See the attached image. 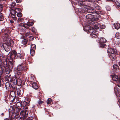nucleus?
<instances>
[{"label":"nucleus","mask_w":120,"mask_h":120,"mask_svg":"<svg viewBox=\"0 0 120 120\" xmlns=\"http://www.w3.org/2000/svg\"><path fill=\"white\" fill-rule=\"evenodd\" d=\"M23 55L19 53H17L15 50H13L11 52H10L7 56V58L9 61V62L12 63L14 64L13 61V59L20 58L21 59L23 58Z\"/></svg>","instance_id":"f257e3e1"},{"label":"nucleus","mask_w":120,"mask_h":120,"mask_svg":"<svg viewBox=\"0 0 120 120\" xmlns=\"http://www.w3.org/2000/svg\"><path fill=\"white\" fill-rule=\"evenodd\" d=\"M9 113L10 114L14 113L15 114L20 113V115H23L25 117H26L27 114L26 112L23 111V110L20 108H18L17 107L12 106H10V109L9 110Z\"/></svg>","instance_id":"f03ea898"},{"label":"nucleus","mask_w":120,"mask_h":120,"mask_svg":"<svg viewBox=\"0 0 120 120\" xmlns=\"http://www.w3.org/2000/svg\"><path fill=\"white\" fill-rule=\"evenodd\" d=\"M79 5L81 7H83L86 8L87 9L86 10L87 11L88 13H93L95 12V11L91 8V7L84 5L82 2H81L80 3H79Z\"/></svg>","instance_id":"7ed1b4c3"},{"label":"nucleus","mask_w":120,"mask_h":120,"mask_svg":"<svg viewBox=\"0 0 120 120\" xmlns=\"http://www.w3.org/2000/svg\"><path fill=\"white\" fill-rule=\"evenodd\" d=\"M8 68H6L5 69V71L6 73L7 74H9L13 68V66L14 65V64H13L11 63L8 62Z\"/></svg>","instance_id":"20e7f679"},{"label":"nucleus","mask_w":120,"mask_h":120,"mask_svg":"<svg viewBox=\"0 0 120 120\" xmlns=\"http://www.w3.org/2000/svg\"><path fill=\"white\" fill-rule=\"evenodd\" d=\"M0 65L2 67L6 68L7 67H8V64L7 63V61L6 58L3 60H0Z\"/></svg>","instance_id":"39448f33"},{"label":"nucleus","mask_w":120,"mask_h":120,"mask_svg":"<svg viewBox=\"0 0 120 120\" xmlns=\"http://www.w3.org/2000/svg\"><path fill=\"white\" fill-rule=\"evenodd\" d=\"M112 80L114 81H117L118 82H120V77H118L117 75H114L112 76Z\"/></svg>","instance_id":"423d86ee"},{"label":"nucleus","mask_w":120,"mask_h":120,"mask_svg":"<svg viewBox=\"0 0 120 120\" xmlns=\"http://www.w3.org/2000/svg\"><path fill=\"white\" fill-rule=\"evenodd\" d=\"M115 92L116 96L118 97L120 96V87H117L115 89Z\"/></svg>","instance_id":"0eeeda50"},{"label":"nucleus","mask_w":120,"mask_h":120,"mask_svg":"<svg viewBox=\"0 0 120 120\" xmlns=\"http://www.w3.org/2000/svg\"><path fill=\"white\" fill-rule=\"evenodd\" d=\"M108 52L112 54H113L116 53V51L115 50L112 48H109L107 50Z\"/></svg>","instance_id":"6e6552de"},{"label":"nucleus","mask_w":120,"mask_h":120,"mask_svg":"<svg viewBox=\"0 0 120 120\" xmlns=\"http://www.w3.org/2000/svg\"><path fill=\"white\" fill-rule=\"evenodd\" d=\"M33 24V23L32 22H27L26 24L23 25V26L26 28H28L29 26L32 25Z\"/></svg>","instance_id":"1a4fd4ad"},{"label":"nucleus","mask_w":120,"mask_h":120,"mask_svg":"<svg viewBox=\"0 0 120 120\" xmlns=\"http://www.w3.org/2000/svg\"><path fill=\"white\" fill-rule=\"evenodd\" d=\"M24 67L22 65H19L17 67V69L19 71H22L24 70Z\"/></svg>","instance_id":"9d476101"},{"label":"nucleus","mask_w":120,"mask_h":120,"mask_svg":"<svg viewBox=\"0 0 120 120\" xmlns=\"http://www.w3.org/2000/svg\"><path fill=\"white\" fill-rule=\"evenodd\" d=\"M30 86H31L33 88L35 89H37L38 88V86L36 83L35 82H32Z\"/></svg>","instance_id":"9b49d317"},{"label":"nucleus","mask_w":120,"mask_h":120,"mask_svg":"<svg viewBox=\"0 0 120 120\" xmlns=\"http://www.w3.org/2000/svg\"><path fill=\"white\" fill-rule=\"evenodd\" d=\"M115 28L116 29H118L120 27V24L118 23H115L114 24Z\"/></svg>","instance_id":"f8f14e48"},{"label":"nucleus","mask_w":120,"mask_h":120,"mask_svg":"<svg viewBox=\"0 0 120 120\" xmlns=\"http://www.w3.org/2000/svg\"><path fill=\"white\" fill-rule=\"evenodd\" d=\"M10 94L11 97L14 98V99L15 96V91H11L10 93Z\"/></svg>","instance_id":"ddd939ff"},{"label":"nucleus","mask_w":120,"mask_h":120,"mask_svg":"<svg viewBox=\"0 0 120 120\" xmlns=\"http://www.w3.org/2000/svg\"><path fill=\"white\" fill-rule=\"evenodd\" d=\"M106 41V40L104 38H100V42L102 43H105Z\"/></svg>","instance_id":"4468645a"},{"label":"nucleus","mask_w":120,"mask_h":120,"mask_svg":"<svg viewBox=\"0 0 120 120\" xmlns=\"http://www.w3.org/2000/svg\"><path fill=\"white\" fill-rule=\"evenodd\" d=\"M93 16L91 14H88L86 16V18L88 19H90L93 18Z\"/></svg>","instance_id":"2eb2a0df"},{"label":"nucleus","mask_w":120,"mask_h":120,"mask_svg":"<svg viewBox=\"0 0 120 120\" xmlns=\"http://www.w3.org/2000/svg\"><path fill=\"white\" fill-rule=\"evenodd\" d=\"M94 26H96V28H99V26H100V24L98 23L97 22H94Z\"/></svg>","instance_id":"dca6fc26"},{"label":"nucleus","mask_w":120,"mask_h":120,"mask_svg":"<svg viewBox=\"0 0 120 120\" xmlns=\"http://www.w3.org/2000/svg\"><path fill=\"white\" fill-rule=\"evenodd\" d=\"M10 86V84L9 82H7L5 83V86L7 89H8L9 88Z\"/></svg>","instance_id":"f3484780"},{"label":"nucleus","mask_w":120,"mask_h":120,"mask_svg":"<svg viewBox=\"0 0 120 120\" xmlns=\"http://www.w3.org/2000/svg\"><path fill=\"white\" fill-rule=\"evenodd\" d=\"M6 78L8 81H12V78L11 75H7L6 76Z\"/></svg>","instance_id":"a211bd4d"},{"label":"nucleus","mask_w":120,"mask_h":120,"mask_svg":"<svg viewBox=\"0 0 120 120\" xmlns=\"http://www.w3.org/2000/svg\"><path fill=\"white\" fill-rule=\"evenodd\" d=\"M9 47V46L6 45V46H5V47H4L5 50L7 52L9 51L10 50Z\"/></svg>","instance_id":"6ab92c4d"},{"label":"nucleus","mask_w":120,"mask_h":120,"mask_svg":"<svg viewBox=\"0 0 120 120\" xmlns=\"http://www.w3.org/2000/svg\"><path fill=\"white\" fill-rule=\"evenodd\" d=\"M11 82L13 83L14 84V85L16 84L17 83V79L15 78V79H13L12 80V81Z\"/></svg>","instance_id":"aec40b11"},{"label":"nucleus","mask_w":120,"mask_h":120,"mask_svg":"<svg viewBox=\"0 0 120 120\" xmlns=\"http://www.w3.org/2000/svg\"><path fill=\"white\" fill-rule=\"evenodd\" d=\"M4 69L0 65V76L2 74Z\"/></svg>","instance_id":"412c9836"},{"label":"nucleus","mask_w":120,"mask_h":120,"mask_svg":"<svg viewBox=\"0 0 120 120\" xmlns=\"http://www.w3.org/2000/svg\"><path fill=\"white\" fill-rule=\"evenodd\" d=\"M11 14H16V12L15 10L12 9L10 11Z\"/></svg>","instance_id":"4be33fe9"},{"label":"nucleus","mask_w":120,"mask_h":120,"mask_svg":"<svg viewBox=\"0 0 120 120\" xmlns=\"http://www.w3.org/2000/svg\"><path fill=\"white\" fill-rule=\"evenodd\" d=\"M8 44L9 45H10L11 46H12L14 44V42L13 41V40H9L8 42Z\"/></svg>","instance_id":"5701e85b"},{"label":"nucleus","mask_w":120,"mask_h":120,"mask_svg":"<svg viewBox=\"0 0 120 120\" xmlns=\"http://www.w3.org/2000/svg\"><path fill=\"white\" fill-rule=\"evenodd\" d=\"M16 105L18 107H20L22 106V104L21 101L18 102L16 103Z\"/></svg>","instance_id":"b1692460"},{"label":"nucleus","mask_w":120,"mask_h":120,"mask_svg":"<svg viewBox=\"0 0 120 120\" xmlns=\"http://www.w3.org/2000/svg\"><path fill=\"white\" fill-rule=\"evenodd\" d=\"M116 38L118 39L120 38V33L119 32L116 33L115 35Z\"/></svg>","instance_id":"393cba45"},{"label":"nucleus","mask_w":120,"mask_h":120,"mask_svg":"<svg viewBox=\"0 0 120 120\" xmlns=\"http://www.w3.org/2000/svg\"><path fill=\"white\" fill-rule=\"evenodd\" d=\"M25 102L26 103V105H28L30 101V98H26L25 99Z\"/></svg>","instance_id":"a878e982"},{"label":"nucleus","mask_w":120,"mask_h":120,"mask_svg":"<svg viewBox=\"0 0 120 120\" xmlns=\"http://www.w3.org/2000/svg\"><path fill=\"white\" fill-rule=\"evenodd\" d=\"M30 53L31 55L33 56L34 54V50L33 49H31L30 50Z\"/></svg>","instance_id":"bb28decb"},{"label":"nucleus","mask_w":120,"mask_h":120,"mask_svg":"<svg viewBox=\"0 0 120 120\" xmlns=\"http://www.w3.org/2000/svg\"><path fill=\"white\" fill-rule=\"evenodd\" d=\"M15 14H11L10 15L12 19L15 20H16L17 19V18L15 17Z\"/></svg>","instance_id":"cd10ccee"},{"label":"nucleus","mask_w":120,"mask_h":120,"mask_svg":"<svg viewBox=\"0 0 120 120\" xmlns=\"http://www.w3.org/2000/svg\"><path fill=\"white\" fill-rule=\"evenodd\" d=\"M15 5V2H12L11 4L10 5V8H13L14 6Z\"/></svg>","instance_id":"c85d7f7f"},{"label":"nucleus","mask_w":120,"mask_h":120,"mask_svg":"<svg viewBox=\"0 0 120 120\" xmlns=\"http://www.w3.org/2000/svg\"><path fill=\"white\" fill-rule=\"evenodd\" d=\"M113 68L114 69H118L119 68V66L116 64H114L113 65Z\"/></svg>","instance_id":"c756f323"},{"label":"nucleus","mask_w":120,"mask_h":120,"mask_svg":"<svg viewBox=\"0 0 120 120\" xmlns=\"http://www.w3.org/2000/svg\"><path fill=\"white\" fill-rule=\"evenodd\" d=\"M27 40L26 39L23 40L22 41V43L23 44L25 45L27 44Z\"/></svg>","instance_id":"7c9ffc66"},{"label":"nucleus","mask_w":120,"mask_h":120,"mask_svg":"<svg viewBox=\"0 0 120 120\" xmlns=\"http://www.w3.org/2000/svg\"><path fill=\"white\" fill-rule=\"evenodd\" d=\"M100 26H99V28H101L102 29H104L105 27V25H104L102 24H100Z\"/></svg>","instance_id":"2f4dec72"},{"label":"nucleus","mask_w":120,"mask_h":120,"mask_svg":"<svg viewBox=\"0 0 120 120\" xmlns=\"http://www.w3.org/2000/svg\"><path fill=\"white\" fill-rule=\"evenodd\" d=\"M52 101L51 99V98H49L47 101V103L48 104H49L51 103Z\"/></svg>","instance_id":"473e14b6"},{"label":"nucleus","mask_w":120,"mask_h":120,"mask_svg":"<svg viewBox=\"0 0 120 120\" xmlns=\"http://www.w3.org/2000/svg\"><path fill=\"white\" fill-rule=\"evenodd\" d=\"M15 11H16V13H19V12H21V9L19 8H17L15 9Z\"/></svg>","instance_id":"72a5a7b5"},{"label":"nucleus","mask_w":120,"mask_h":120,"mask_svg":"<svg viewBox=\"0 0 120 120\" xmlns=\"http://www.w3.org/2000/svg\"><path fill=\"white\" fill-rule=\"evenodd\" d=\"M109 57L112 60H115V56H113V54L112 55H110Z\"/></svg>","instance_id":"f704fd0d"},{"label":"nucleus","mask_w":120,"mask_h":120,"mask_svg":"<svg viewBox=\"0 0 120 120\" xmlns=\"http://www.w3.org/2000/svg\"><path fill=\"white\" fill-rule=\"evenodd\" d=\"M4 19V18L2 16V14L0 12V21L3 20Z\"/></svg>","instance_id":"c9c22d12"},{"label":"nucleus","mask_w":120,"mask_h":120,"mask_svg":"<svg viewBox=\"0 0 120 120\" xmlns=\"http://www.w3.org/2000/svg\"><path fill=\"white\" fill-rule=\"evenodd\" d=\"M17 15L18 17H22V14L21 12H19H19L17 13Z\"/></svg>","instance_id":"e433bc0d"},{"label":"nucleus","mask_w":120,"mask_h":120,"mask_svg":"<svg viewBox=\"0 0 120 120\" xmlns=\"http://www.w3.org/2000/svg\"><path fill=\"white\" fill-rule=\"evenodd\" d=\"M94 8L98 9H100V7L97 4H94Z\"/></svg>","instance_id":"4c0bfd02"},{"label":"nucleus","mask_w":120,"mask_h":120,"mask_svg":"<svg viewBox=\"0 0 120 120\" xmlns=\"http://www.w3.org/2000/svg\"><path fill=\"white\" fill-rule=\"evenodd\" d=\"M31 49L34 50L36 49V45L34 44H32L31 45Z\"/></svg>","instance_id":"58836bf2"},{"label":"nucleus","mask_w":120,"mask_h":120,"mask_svg":"<svg viewBox=\"0 0 120 120\" xmlns=\"http://www.w3.org/2000/svg\"><path fill=\"white\" fill-rule=\"evenodd\" d=\"M90 35L92 38L94 37L96 38L97 37V35L95 34H90Z\"/></svg>","instance_id":"ea45409f"},{"label":"nucleus","mask_w":120,"mask_h":120,"mask_svg":"<svg viewBox=\"0 0 120 120\" xmlns=\"http://www.w3.org/2000/svg\"><path fill=\"white\" fill-rule=\"evenodd\" d=\"M29 41H31L33 40L34 39V37H33L31 36H30L29 37Z\"/></svg>","instance_id":"a19ab883"},{"label":"nucleus","mask_w":120,"mask_h":120,"mask_svg":"<svg viewBox=\"0 0 120 120\" xmlns=\"http://www.w3.org/2000/svg\"><path fill=\"white\" fill-rule=\"evenodd\" d=\"M33 119V117L32 116H30L28 117L26 120H32Z\"/></svg>","instance_id":"79ce46f5"},{"label":"nucleus","mask_w":120,"mask_h":120,"mask_svg":"<svg viewBox=\"0 0 120 120\" xmlns=\"http://www.w3.org/2000/svg\"><path fill=\"white\" fill-rule=\"evenodd\" d=\"M89 2H95L97 1V0H88Z\"/></svg>","instance_id":"37998d69"},{"label":"nucleus","mask_w":120,"mask_h":120,"mask_svg":"<svg viewBox=\"0 0 120 120\" xmlns=\"http://www.w3.org/2000/svg\"><path fill=\"white\" fill-rule=\"evenodd\" d=\"M23 19L22 18H19L18 19L17 21L18 22H19L20 21L22 22L23 21Z\"/></svg>","instance_id":"c03bdc74"},{"label":"nucleus","mask_w":120,"mask_h":120,"mask_svg":"<svg viewBox=\"0 0 120 120\" xmlns=\"http://www.w3.org/2000/svg\"><path fill=\"white\" fill-rule=\"evenodd\" d=\"M86 0H79L78 1V5H79V3H80L81 2H83L85 1H86Z\"/></svg>","instance_id":"a18cd8bd"},{"label":"nucleus","mask_w":120,"mask_h":120,"mask_svg":"<svg viewBox=\"0 0 120 120\" xmlns=\"http://www.w3.org/2000/svg\"><path fill=\"white\" fill-rule=\"evenodd\" d=\"M43 103V102L40 100L38 102V103L39 105L42 104Z\"/></svg>","instance_id":"49530a36"},{"label":"nucleus","mask_w":120,"mask_h":120,"mask_svg":"<svg viewBox=\"0 0 120 120\" xmlns=\"http://www.w3.org/2000/svg\"><path fill=\"white\" fill-rule=\"evenodd\" d=\"M105 44L104 43H101L100 45V46L102 47H103L105 46Z\"/></svg>","instance_id":"de8ad7c7"},{"label":"nucleus","mask_w":120,"mask_h":120,"mask_svg":"<svg viewBox=\"0 0 120 120\" xmlns=\"http://www.w3.org/2000/svg\"><path fill=\"white\" fill-rule=\"evenodd\" d=\"M90 20L92 21H93L96 20V19H95V18H94V17L93 16V18H92V19H90Z\"/></svg>","instance_id":"09e8293b"},{"label":"nucleus","mask_w":120,"mask_h":120,"mask_svg":"<svg viewBox=\"0 0 120 120\" xmlns=\"http://www.w3.org/2000/svg\"><path fill=\"white\" fill-rule=\"evenodd\" d=\"M93 29V28L92 27H91L90 30H89V32H93V31H92V29Z\"/></svg>","instance_id":"8fccbe9b"},{"label":"nucleus","mask_w":120,"mask_h":120,"mask_svg":"<svg viewBox=\"0 0 120 120\" xmlns=\"http://www.w3.org/2000/svg\"><path fill=\"white\" fill-rule=\"evenodd\" d=\"M3 82V80L0 79V86H1V85H2V84Z\"/></svg>","instance_id":"3c124183"},{"label":"nucleus","mask_w":120,"mask_h":120,"mask_svg":"<svg viewBox=\"0 0 120 120\" xmlns=\"http://www.w3.org/2000/svg\"><path fill=\"white\" fill-rule=\"evenodd\" d=\"M30 32H27L25 34V36H26V37H27L28 36V35H29V34H30Z\"/></svg>","instance_id":"603ef678"},{"label":"nucleus","mask_w":120,"mask_h":120,"mask_svg":"<svg viewBox=\"0 0 120 120\" xmlns=\"http://www.w3.org/2000/svg\"><path fill=\"white\" fill-rule=\"evenodd\" d=\"M107 10L108 11H109L111 10V8L109 6L108 7L106 8Z\"/></svg>","instance_id":"864d4df0"},{"label":"nucleus","mask_w":120,"mask_h":120,"mask_svg":"<svg viewBox=\"0 0 120 120\" xmlns=\"http://www.w3.org/2000/svg\"><path fill=\"white\" fill-rule=\"evenodd\" d=\"M116 4L118 7H119L120 6V4L119 2H117L116 3Z\"/></svg>","instance_id":"5fc2aeb1"},{"label":"nucleus","mask_w":120,"mask_h":120,"mask_svg":"<svg viewBox=\"0 0 120 120\" xmlns=\"http://www.w3.org/2000/svg\"><path fill=\"white\" fill-rule=\"evenodd\" d=\"M16 1L17 3H19L21 1L20 0H16Z\"/></svg>","instance_id":"6e6d98bb"},{"label":"nucleus","mask_w":120,"mask_h":120,"mask_svg":"<svg viewBox=\"0 0 120 120\" xmlns=\"http://www.w3.org/2000/svg\"><path fill=\"white\" fill-rule=\"evenodd\" d=\"M3 7V6L2 5L0 4V10H2V9Z\"/></svg>","instance_id":"4d7b16f0"},{"label":"nucleus","mask_w":120,"mask_h":120,"mask_svg":"<svg viewBox=\"0 0 120 120\" xmlns=\"http://www.w3.org/2000/svg\"><path fill=\"white\" fill-rule=\"evenodd\" d=\"M24 36L23 35H22L21 37V38L22 39H23L24 38Z\"/></svg>","instance_id":"13d9d810"},{"label":"nucleus","mask_w":120,"mask_h":120,"mask_svg":"<svg viewBox=\"0 0 120 120\" xmlns=\"http://www.w3.org/2000/svg\"><path fill=\"white\" fill-rule=\"evenodd\" d=\"M10 22L11 23H12L13 22V21L12 20H10Z\"/></svg>","instance_id":"bf43d9fd"},{"label":"nucleus","mask_w":120,"mask_h":120,"mask_svg":"<svg viewBox=\"0 0 120 120\" xmlns=\"http://www.w3.org/2000/svg\"><path fill=\"white\" fill-rule=\"evenodd\" d=\"M18 91H17L18 92H19V91H20V90H19V89H18Z\"/></svg>","instance_id":"052dcab7"},{"label":"nucleus","mask_w":120,"mask_h":120,"mask_svg":"<svg viewBox=\"0 0 120 120\" xmlns=\"http://www.w3.org/2000/svg\"><path fill=\"white\" fill-rule=\"evenodd\" d=\"M100 12H99V11H98L97 12V13H98L101 14V13H100Z\"/></svg>","instance_id":"680f3d73"},{"label":"nucleus","mask_w":120,"mask_h":120,"mask_svg":"<svg viewBox=\"0 0 120 120\" xmlns=\"http://www.w3.org/2000/svg\"><path fill=\"white\" fill-rule=\"evenodd\" d=\"M1 115L2 116H4V113H2L1 114Z\"/></svg>","instance_id":"e2e57ef3"},{"label":"nucleus","mask_w":120,"mask_h":120,"mask_svg":"<svg viewBox=\"0 0 120 120\" xmlns=\"http://www.w3.org/2000/svg\"><path fill=\"white\" fill-rule=\"evenodd\" d=\"M6 120H12V119H10V120H9V119H6Z\"/></svg>","instance_id":"0e129e2a"},{"label":"nucleus","mask_w":120,"mask_h":120,"mask_svg":"<svg viewBox=\"0 0 120 120\" xmlns=\"http://www.w3.org/2000/svg\"><path fill=\"white\" fill-rule=\"evenodd\" d=\"M118 64L120 66V61L118 63Z\"/></svg>","instance_id":"69168bd1"},{"label":"nucleus","mask_w":120,"mask_h":120,"mask_svg":"<svg viewBox=\"0 0 120 120\" xmlns=\"http://www.w3.org/2000/svg\"><path fill=\"white\" fill-rule=\"evenodd\" d=\"M4 34H5L6 35L7 34V33H5Z\"/></svg>","instance_id":"338daca9"},{"label":"nucleus","mask_w":120,"mask_h":120,"mask_svg":"<svg viewBox=\"0 0 120 120\" xmlns=\"http://www.w3.org/2000/svg\"><path fill=\"white\" fill-rule=\"evenodd\" d=\"M6 0H0V1H3V0H4V1H5Z\"/></svg>","instance_id":"774afa93"}]
</instances>
